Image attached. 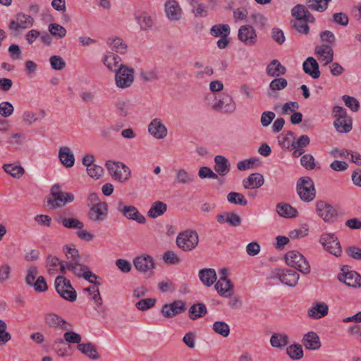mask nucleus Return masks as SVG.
Returning a JSON list of instances; mask_svg holds the SVG:
<instances>
[{
    "label": "nucleus",
    "mask_w": 361,
    "mask_h": 361,
    "mask_svg": "<svg viewBox=\"0 0 361 361\" xmlns=\"http://www.w3.org/2000/svg\"><path fill=\"white\" fill-rule=\"evenodd\" d=\"M73 200L74 195L71 192H62L59 184H55L51 187L50 197L47 198V204L52 209L61 208Z\"/></svg>",
    "instance_id": "obj_1"
},
{
    "label": "nucleus",
    "mask_w": 361,
    "mask_h": 361,
    "mask_svg": "<svg viewBox=\"0 0 361 361\" xmlns=\"http://www.w3.org/2000/svg\"><path fill=\"white\" fill-rule=\"evenodd\" d=\"M296 189L300 198L304 202H310L316 196L314 183L310 177L300 178L297 181Z\"/></svg>",
    "instance_id": "obj_2"
},
{
    "label": "nucleus",
    "mask_w": 361,
    "mask_h": 361,
    "mask_svg": "<svg viewBox=\"0 0 361 361\" xmlns=\"http://www.w3.org/2000/svg\"><path fill=\"white\" fill-rule=\"evenodd\" d=\"M115 85L119 89L130 87L135 80V71L126 66L121 65L115 72Z\"/></svg>",
    "instance_id": "obj_3"
},
{
    "label": "nucleus",
    "mask_w": 361,
    "mask_h": 361,
    "mask_svg": "<svg viewBox=\"0 0 361 361\" xmlns=\"http://www.w3.org/2000/svg\"><path fill=\"white\" fill-rule=\"evenodd\" d=\"M199 243L197 233L193 230H186L180 233L176 238L177 246L184 252L194 250Z\"/></svg>",
    "instance_id": "obj_4"
},
{
    "label": "nucleus",
    "mask_w": 361,
    "mask_h": 361,
    "mask_svg": "<svg viewBox=\"0 0 361 361\" xmlns=\"http://www.w3.org/2000/svg\"><path fill=\"white\" fill-rule=\"evenodd\" d=\"M54 284L56 292L61 298L70 302H74L76 300L77 293L68 279L63 276H58Z\"/></svg>",
    "instance_id": "obj_5"
},
{
    "label": "nucleus",
    "mask_w": 361,
    "mask_h": 361,
    "mask_svg": "<svg viewBox=\"0 0 361 361\" xmlns=\"http://www.w3.org/2000/svg\"><path fill=\"white\" fill-rule=\"evenodd\" d=\"M286 264L302 272L307 274L310 272V266L306 258L297 251H289L285 255Z\"/></svg>",
    "instance_id": "obj_6"
},
{
    "label": "nucleus",
    "mask_w": 361,
    "mask_h": 361,
    "mask_svg": "<svg viewBox=\"0 0 361 361\" xmlns=\"http://www.w3.org/2000/svg\"><path fill=\"white\" fill-rule=\"evenodd\" d=\"M317 214L326 223H334L338 217L336 208L324 200H317L315 204Z\"/></svg>",
    "instance_id": "obj_7"
},
{
    "label": "nucleus",
    "mask_w": 361,
    "mask_h": 361,
    "mask_svg": "<svg viewBox=\"0 0 361 361\" xmlns=\"http://www.w3.org/2000/svg\"><path fill=\"white\" fill-rule=\"evenodd\" d=\"M106 167L111 176L121 183L128 180L130 177V170L123 163L107 161L106 162Z\"/></svg>",
    "instance_id": "obj_8"
},
{
    "label": "nucleus",
    "mask_w": 361,
    "mask_h": 361,
    "mask_svg": "<svg viewBox=\"0 0 361 361\" xmlns=\"http://www.w3.org/2000/svg\"><path fill=\"white\" fill-rule=\"evenodd\" d=\"M319 243L324 249L331 255L339 257L342 252V248L338 238L334 233H323L319 238Z\"/></svg>",
    "instance_id": "obj_9"
},
{
    "label": "nucleus",
    "mask_w": 361,
    "mask_h": 361,
    "mask_svg": "<svg viewBox=\"0 0 361 361\" xmlns=\"http://www.w3.org/2000/svg\"><path fill=\"white\" fill-rule=\"evenodd\" d=\"M213 109L224 114H231L237 109L236 103L228 93H222L212 106Z\"/></svg>",
    "instance_id": "obj_10"
},
{
    "label": "nucleus",
    "mask_w": 361,
    "mask_h": 361,
    "mask_svg": "<svg viewBox=\"0 0 361 361\" xmlns=\"http://www.w3.org/2000/svg\"><path fill=\"white\" fill-rule=\"evenodd\" d=\"M299 277L300 275L291 269H275L271 276V279H279L282 283L290 287L297 284Z\"/></svg>",
    "instance_id": "obj_11"
},
{
    "label": "nucleus",
    "mask_w": 361,
    "mask_h": 361,
    "mask_svg": "<svg viewBox=\"0 0 361 361\" xmlns=\"http://www.w3.org/2000/svg\"><path fill=\"white\" fill-rule=\"evenodd\" d=\"M33 24L34 19L31 16L23 13H18L16 15V20L10 22L9 29L18 34L23 30L31 27Z\"/></svg>",
    "instance_id": "obj_12"
},
{
    "label": "nucleus",
    "mask_w": 361,
    "mask_h": 361,
    "mask_svg": "<svg viewBox=\"0 0 361 361\" xmlns=\"http://www.w3.org/2000/svg\"><path fill=\"white\" fill-rule=\"evenodd\" d=\"M228 270L222 268L219 271L220 278L215 284V288L221 296L228 297L232 294L233 285L230 279L227 278Z\"/></svg>",
    "instance_id": "obj_13"
},
{
    "label": "nucleus",
    "mask_w": 361,
    "mask_h": 361,
    "mask_svg": "<svg viewBox=\"0 0 361 361\" xmlns=\"http://www.w3.org/2000/svg\"><path fill=\"white\" fill-rule=\"evenodd\" d=\"M116 209L129 220H134L139 224H145L146 221L145 217L140 213L135 206H127L125 205L122 201H120L118 203Z\"/></svg>",
    "instance_id": "obj_14"
},
{
    "label": "nucleus",
    "mask_w": 361,
    "mask_h": 361,
    "mask_svg": "<svg viewBox=\"0 0 361 361\" xmlns=\"http://www.w3.org/2000/svg\"><path fill=\"white\" fill-rule=\"evenodd\" d=\"M238 39L246 46H254L257 42V35L250 25L241 26L238 30Z\"/></svg>",
    "instance_id": "obj_15"
},
{
    "label": "nucleus",
    "mask_w": 361,
    "mask_h": 361,
    "mask_svg": "<svg viewBox=\"0 0 361 361\" xmlns=\"http://www.w3.org/2000/svg\"><path fill=\"white\" fill-rule=\"evenodd\" d=\"M186 310V305L183 300H175L171 303L164 305L161 312L166 318H173Z\"/></svg>",
    "instance_id": "obj_16"
},
{
    "label": "nucleus",
    "mask_w": 361,
    "mask_h": 361,
    "mask_svg": "<svg viewBox=\"0 0 361 361\" xmlns=\"http://www.w3.org/2000/svg\"><path fill=\"white\" fill-rule=\"evenodd\" d=\"M314 54L323 66L332 63L334 60V50L330 45L322 44L316 46L314 48Z\"/></svg>",
    "instance_id": "obj_17"
},
{
    "label": "nucleus",
    "mask_w": 361,
    "mask_h": 361,
    "mask_svg": "<svg viewBox=\"0 0 361 361\" xmlns=\"http://www.w3.org/2000/svg\"><path fill=\"white\" fill-rule=\"evenodd\" d=\"M107 214L108 205L106 202H103L91 206L88 212V217L92 221L102 222L106 218Z\"/></svg>",
    "instance_id": "obj_18"
},
{
    "label": "nucleus",
    "mask_w": 361,
    "mask_h": 361,
    "mask_svg": "<svg viewBox=\"0 0 361 361\" xmlns=\"http://www.w3.org/2000/svg\"><path fill=\"white\" fill-rule=\"evenodd\" d=\"M133 264L135 269L141 273H146L155 268V263L153 257L148 255H142L136 257L133 259Z\"/></svg>",
    "instance_id": "obj_19"
},
{
    "label": "nucleus",
    "mask_w": 361,
    "mask_h": 361,
    "mask_svg": "<svg viewBox=\"0 0 361 361\" xmlns=\"http://www.w3.org/2000/svg\"><path fill=\"white\" fill-rule=\"evenodd\" d=\"M338 279L348 286L353 288L361 287V276L355 271L343 272L338 275Z\"/></svg>",
    "instance_id": "obj_20"
},
{
    "label": "nucleus",
    "mask_w": 361,
    "mask_h": 361,
    "mask_svg": "<svg viewBox=\"0 0 361 361\" xmlns=\"http://www.w3.org/2000/svg\"><path fill=\"white\" fill-rule=\"evenodd\" d=\"M149 133L157 139H163L167 135V129L159 118L153 119L148 126Z\"/></svg>",
    "instance_id": "obj_21"
},
{
    "label": "nucleus",
    "mask_w": 361,
    "mask_h": 361,
    "mask_svg": "<svg viewBox=\"0 0 361 361\" xmlns=\"http://www.w3.org/2000/svg\"><path fill=\"white\" fill-rule=\"evenodd\" d=\"M165 12L167 18L171 21L178 20L181 18V8L175 0H169L165 3Z\"/></svg>",
    "instance_id": "obj_22"
},
{
    "label": "nucleus",
    "mask_w": 361,
    "mask_h": 361,
    "mask_svg": "<svg viewBox=\"0 0 361 361\" xmlns=\"http://www.w3.org/2000/svg\"><path fill=\"white\" fill-rule=\"evenodd\" d=\"M329 306L325 302H315L308 309L307 316L314 319H321L328 314Z\"/></svg>",
    "instance_id": "obj_23"
},
{
    "label": "nucleus",
    "mask_w": 361,
    "mask_h": 361,
    "mask_svg": "<svg viewBox=\"0 0 361 361\" xmlns=\"http://www.w3.org/2000/svg\"><path fill=\"white\" fill-rule=\"evenodd\" d=\"M303 71L306 74H308L314 79H317L320 77V71L319 69V63L317 60L310 56L308 57L302 64Z\"/></svg>",
    "instance_id": "obj_24"
},
{
    "label": "nucleus",
    "mask_w": 361,
    "mask_h": 361,
    "mask_svg": "<svg viewBox=\"0 0 361 361\" xmlns=\"http://www.w3.org/2000/svg\"><path fill=\"white\" fill-rule=\"evenodd\" d=\"M291 14L295 18V20H303V21H309L313 23L314 18L307 8L302 4H298L291 10Z\"/></svg>",
    "instance_id": "obj_25"
},
{
    "label": "nucleus",
    "mask_w": 361,
    "mask_h": 361,
    "mask_svg": "<svg viewBox=\"0 0 361 361\" xmlns=\"http://www.w3.org/2000/svg\"><path fill=\"white\" fill-rule=\"evenodd\" d=\"M59 159L61 163L66 168L73 166L75 157L71 148L67 146L61 147L59 149Z\"/></svg>",
    "instance_id": "obj_26"
},
{
    "label": "nucleus",
    "mask_w": 361,
    "mask_h": 361,
    "mask_svg": "<svg viewBox=\"0 0 361 361\" xmlns=\"http://www.w3.org/2000/svg\"><path fill=\"white\" fill-rule=\"evenodd\" d=\"M302 343L305 348L308 350H318L321 347L319 337L314 331H310L305 334Z\"/></svg>",
    "instance_id": "obj_27"
},
{
    "label": "nucleus",
    "mask_w": 361,
    "mask_h": 361,
    "mask_svg": "<svg viewBox=\"0 0 361 361\" xmlns=\"http://www.w3.org/2000/svg\"><path fill=\"white\" fill-rule=\"evenodd\" d=\"M214 170L216 174L221 176H226L230 171L231 164L228 159L222 155H216L214 157Z\"/></svg>",
    "instance_id": "obj_28"
},
{
    "label": "nucleus",
    "mask_w": 361,
    "mask_h": 361,
    "mask_svg": "<svg viewBox=\"0 0 361 361\" xmlns=\"http://www.w3.org/2000/svg\"><path fill=\"white\" fill-rule=\"evenodd\" d=\"M286 68L277 59L272 60L266 68V73L270 77H280L286 74Z\"/></svg>",
    "instance_id": "obj_29"
},
{
    "label": "nucleus",
    "mask_w": 361,
    "mask_h": 361,
    "mask_svg": "<svg viewBox=\"0 0 361 361\" xmlns=\"http://www.w3.org/2000/svg\"><path fill=\"white\" fill-rule=\"evenodd\" d=\"M102 61H103V63L105 65V66L110 71L116 72L117 68H118L119 66L121 65V57L112 51L106 52V54L104 55Z\"/></svg>",
    "instance_id": "obj_30"
},
{
    "label": "nucleus",
    "mask_w": 361,
    "mask_h": 361,
    "mask_svg": "<svg viewBox=\"0 0 361 361\" xmlns=\"http://www.w3.org/2000/svg\"><path fill=\"white\" fill-rule=\"evenodd\" d=\"M264 182V177L258 173H252L243 180V187L246 189H255L260 188Z\"/></svg>",
    "instance_id": "obj_31"
},
{
    "label": "nucleus",
    "mask_w": 361,
    "mask_h": 361,
    "mask_svg": "<svg viewBox=\"0 0 361 361\" xmlns=\"http://www.w3.org/2000/svg\"><path fill=\"white\" fill-rule=\"evenodd\" d=\"M46 324L51 328H59L62 330H67V324H68L64 319L59 315L49 313L45 315Z\"/></svg>",
    "instance_id": "obj_32"
},
{
    "label": "nucleus",
    "mask_w": 361,
    "mask_h": 361,
    "mask_svg": "<svg viewBox=\"0 0 361 361\" xmlns=\"http://www.w3.org/2000/svg\"><path fill=\"white\" fill-rule=\"evenodd\" d=\"M111 49L120 54H124L127 52L128 46L125 42L118 37H111L106 42Z\"/></svg>",
    "instance_id": "obj_33"
},
{
    "label": "nucleus",
    "mask_w": 361,
    "mask_h": 361,
    "mask_svg": "<svg viewBox=\"0 0 361 361\" xmlns=\"http://www.w3.org/2000/svg\"><path fill=\"white\" fill-rule=\"evenodd\" d=\"M334 126L336 130L340 133H347L351 131L353 128V120L350 116L342 118H336L334 121Z\"/></svg>",
    "instance_id": "obj_34"
},
{
    "label": "nucleus",
    "mask_w": 361,
    "mask_h": 361,
    "mask_svg": "<svg viewBox=\"0 0 361 361\" xmlns=\"http://www.w3.org/2000/svg\"><path fill=\"white\" fill-rule=\"evenodd\" d=\"M199 278L204 285L209 287L216 280V274L214 269H203L199 271Z\"/></svg>",
    "instance_id": "obj_35"
},
{
    "label": "nucleus",
    "mask_w": 361,
    "mask_h": 361,
    "mask_svg": "<svg viewBox=\"0 0 361 361\" xmlns=\"http://www.w3.org/2000/svg\"><path fill=\"white\" fill-rule=\"evenodd\" d=\"M207 313V309L204 303L198 302L192 305L188 310V317L192 320H196L204 317Z\"/></svg>",
    "instance_id": "obj_36"
},
{
    "label": "nucleus",
    "mask_w": 361,
    "mask_h": 361,
    "mask_svg": "<svg viewBox=\"0 0 361 361\" xmlns=\"http://www.w3.org/2000/svg\"><path fill=\"white\" fill-rule=\"evenodd\" d=\"M78 348L82 354L92 360L99 358L97 348L92 343L79 344L78 345Z\"/></svg>",
    "instance_id": "obj_37"
},
{
    "label": "nucleus",
    "mask_w": 361,
    "mask_h": 361,
    "mask_svg": "<svg viewBox=\"0 0 361 361\" xmlns=\"http://www.w3.org/2000/svg\"><path fill=\"white\" fill-rule=\"evenodd\" d=\"M289 343V337L286 334L274 333L270 338V343L273 348H282Z\"/></svg>",
    "instance_id": "obj_38"
},
{
    "label": "nucleus",
    "mask_w": 361,
    "mask_h": 361,
    "mask_svg": "<svg viewBox=\"0 0 361 361\" xmlns=\"http://www.w3.org/2000/svg\"><path fill=\"white\" fill-rule=\"evenodd\" d=\"M276 212L281 216L286 218H293L296 216L298 211L296 209L286 203H278L276 205Z\"/></svg>",
    "instance_id": "obj_39"
},
{
    "label": "nucleus",
    "mask_w": 361,
    "mask_h": 361,
    "mask_svg": "<svg viewBox=\"0 0 361 361\" xmlns=\"http://www.w3.org/2000/svg\"><path fill=\"white\" fill-rule=\"evenodd\" d=\"M166 210V204L161 201H156L152 204L149 210L148 211V216L151 218L155 219L163 215Z\"/></svg>",
    "instance_id": "obj_40"
},
{
    "label": "nucleus",
    "mask_w": 361,
    "mask_h": 361,
    "mask_svg": "<svg viewBox=\"0 0 361 361\" xmlns=\"http://www.w3.org/2000/svg\"><path fill=\"white\" fill-rule=\"evenodd\" d=\"M176 181L179 184L189 185L195 181V176L184 169H180L176 171Z\"/></svg>",
    "instance_id": "obj_41"
},
{
    "label": "nucleus",
    "mask_w": 361,
    "mask_h": 361,
    "mask_svg": "<svg viewBox=\"0 0 361 361\" xmlns=\"http://www.w3.org/2000/svg\"><path fill=\"white\" fill-rule=\"evenodd\" d=\"M2 169L6 173L15 178H20L25 173V170L21 166L13 164H5Z\"/></svg>",
    "instance_id": "obj_42"
},
{
    "label": "nucleus",
    "mask_w": 361,
    "mask_h": 361,
    "mask_svg": "<svg viewBox=\"0 0 361 361\" xmlns=\"http://www.w3.org/2000/svg\"><path fill=\"white\" fill-rule=\"evenodd\" d=\"M310 143V139L307 135H302L298 138L294 137L291 143H288V149L292 151L295 148L304 149Z\"/></svg>",
    "instance_id": "obj_43"
},
{
    "label": "nucleus",
    "mask_w": 361,
    "mask_h": 361,
    "mask_svg": "<svg viewBox=\"0 0 361 361\" xmlns=\"http://www.w3.org/2000/svg\"><path fill=\"white\" fill-rule=\"evenodd\" d=\"M137 23L140 25V29L147 30L153 26L152 18L146 13H142L140 16H135Z\"/></svg>",
    "instance_id": "obj_44"
},
{
    "label": "nucleus",
    "mask_w": 361,
    "mask_h": 361,
    "mask_svg": "<svg viewBox=\"0 0 361 361\" xmlns=\"http://www.w3.org/2000/svg\"><path fill=\"white\" fill-rule=\"evenodd\" d=\"M210 34L214 37H228L230 34V26L227 24H217L212 27Z\"/></svg>",
    "instance_id": "obj_45"
},
{
    "label": "nucleus",
    "mask_w": 361,
    "mask_h": 361,
    "mask_svg": "<svg viewBox=\"0 0 361 361\" xmlns=\"http://www.w3.org/2000/svg\"><path fill=\"white\" fill-rule=\"evenodd\" d=\"M49 33L56 39L63 38L67 33L64 27L58 23H51L48 26Z\"/></svg>",
    "instance_id": "obj_46"
},
{
    "label": "nucleus",
    "mask_w": 361,
    "mask_h": 361,
    "mask_svg": "<svg viewBox=\"0 0 361 361\" xmlns=\"http://www.w3.org/2000/svg\"><path fill=\"white\" fill-rule=\"evenodd\" d=\"M25 136L20 133H13L6 139V143L14 148L20 147L25 142Z\"/></svg>",
    "instance_id": "obj_47"
},
{
    "label": "nucleus",
    "mask_w": 361,
    "mask_h": 361,
    "mask_svg": "<svg viewBox=\"0 0 361 361\" xmlns=\"http://www.w3.org/2000/svg\"><path fill=\"white\" fill-rule=\"evenodd\" d=\"M212 329L215 333L223 337H228L230 334V326L223 321H216L213 324Z\"/></svg>",
    "instance_id": "obj_48"
},
{
    "label": "nucleus",
    "mask_w": 361,
    "mask_h": 361,
    "mask_svg": "<svg viewBox=\"0 0 361 361\" xmlns=\"http://www.w3.org/2000/svg\"><path fill=\"white\" fill-rule=\"evenodd\" d=\"M227 200L231 204L240 206H245L247 204V201L245 196L243 194L237 192H229L227 195Z\"/></svg>",
    "instance_id": "obj_49"
},
{
    "label": "nucleus",
    "mask_w": 361,
    "mask_h": 361,
    "mask_svg": "<svg viewBox=\"0 0 361 361\" xmlns=\"http://www.w3.org/2000/svg\"><path fill=\"white\" fill-rule=\"evenodd\" d=\"M286 353L293 360H298L303 357V350L300 344L289 345L286 349Z\"/></svg>",
    "instance_id": "obj_50"
},
{
    "label": "nucleus",
    "mask_w": 361,
    "mask_h": 361,
    "mask_svg": "<svg viewBox=\"0 0 361 361\" xmlns=\"http://www.w3.org/2000/svg\"><path fill=\"white\" fill-rule=\"evenodd\" d=\"M84 290L89 293V294L91 295V300L94 302L97 307H99L102 305V298L97 285L87 287L85 288Z\"/></svg>",
    "instance_id": "obj_51"
},
{
    "label": "nucleus",
    "mask_w": 361,
    "mask_h": 361,
    "mask_svg": "<svg viewBox=\"0 0 361 361\" xmlns=\"http://www.w3.org/2000/svg\"><path fill=\"white\" fill-rule=\"evenodd\" d=\"M61 261L57 257L49 255L46 259V266L48 267V273L54 274L57 272V267L61 264Z\"/></svg>",
    "instance_id": "obj_52"
},
{
    "label": "nucleus",
    "mask_w": 361,
    "mask_h": 361,
    "mask_svg": "<svg viewBox=\"0 0 361 361\" xmlns=\"http://www.w3.org/2000/svg\"><path fill=\"white\" fill-rule=\"evenodd\" d=\"M288 85V81L283 78L276 77L269 83V88L272 91H280L286 88Z\"/></svg>",
    "instance_id": "obj_53"
},
{
    "label": "nucleus",
    "mask_w": 361,
    "mask_h": 361,
    "mask_svg": "<svg viewBox=\"0 0 361 361\" xmlns=\"http://www.w3.org/2000/svg\"><path fill=\"white\" fill-rule=\"evenodd\" d=\"M308 22L309 21H303V20H295L291 21V26L299 33L307 35L310 32V27L307 25Z\"/></svg>",
    "instance_id": "obj_54"
},
{
    "label": "nucleus",
    "mask_w": 361,
    "mask_h": 361,
    "mask_svg": "<svg viewBox=\"0 0 361 361\" xmlns=\"http://www.w3.org/2000/svg\"><path fill=\"white\" fill-rule=\"evenodd\" d=\"M155 298H145L137 301L135 303V307L137 310L141 311H146L155 305Z\"/></svg>",
    "instance_id": "obj_55"
},
{
    "label": "nucleus",
    "mask_w": 361,
    "mask_h": 361,
    "mask_svg": "<svg viewBox=\"0 0 361 361\" xmlns=\"http://www.w3.org/2000/svg\"><path fill=\"white\" fill-rule=\"evenodd\" d=\"M61 224L65 228L71 229H82L84 227L83 223L75 218L63 219L61 221Z\"/></svg>",
    "instance_id": "obj_56"
},
{
    "label": "nucleus",
    "mask_w": 361,
    "mask_h": 361,
    "mask_svg": "<svg viewBox=\"0 0 361 361\" xmlns=\"http://www.w3.org/2000/svg\"><path fill=\"white\" fill-rule=\"evenodd\" d=\"M342 98L345 106L353 112H357L359 110L360 103L356 98L349 95H343Z\"/></svg>",
    "instance_id": "obj_57"
},
{
    "label": "nucleus",
    "mask_w": 361,
    "mask_h": 361,
    "mask_svg": "<svg viewBox=\"0 0 361 361\" xmlns=\"http://www.w3.org/2000/svg\"><path fill=\"white\" fill-rule=\"evenodd\" d=\"M163 260L166 264L178 265L180 262V257L173 251H166L163 255Z\"/></svg>",
    "instance_id": "obj_58"
},
{
    "label": "nucleus",
    "mask_w": 361,
    "mask_h": 361,
    "mask_svg": "<svg viewBox=\"0 0 361 361\" xmlns=\"http://www.w3.org/2000/svg\"><path fill=\"white\" fill-rule=\"evenodd\" d=\"M67 268L68 270L71 271L75 276L82 277L83 273L85 272L88 267L80 263L79 264H75V263H67Z\"/></svg>",
    "instance_id": "obj_59"
},
{
    "label": "nucleus",
    "mask_w": 361,
    "mask_h": 361,
    "mask_svg": "<svg viewBox=\"0 0 361 361\" xmlns=\"http://www.w3.org/2000/svg\"><path fill=\"white\" fill-rule=\"evenodd\" d=\"M301 165L307 170H312L315 168V160L312 154H306L300 159Z\"/></svg>",
    "instance_id": "obj_60"
},
{
    "label": "nucleus",
    "mask_w": 361,
    "mask_h": 361,
    "mask_svg": "<svg viewBox=\"0 0 361 361\" xmlns=\"http://www.w3.org/2000/svg\"><path fill=\"white\" fill-rule=\"evenodd\" d=\"M49 62L52 69L60 71L65 68L66 62L62 57L54 55L50 57Z\"/></svg>",
    "instance_id": "obj_61"
},
{
    "label": "nucleus",
    "mask_w": 361,
    "mask_h": 361,
    "mask_svg": "<svg viewBox=\"0 0 361 361\" xmlns=\"http://www.w3.org/2000/svg\"><path fill=\"white\" fill-rule=\"evenodd\" d=\"M129 103L126 101H118L116 103V114L123 117H126L128 114Z\"/></svg>",
    "instance_id": "obj_62"
},
{
    "label": "nucleus",
    "mask_w": 361,
    "mask_h": 361,
    "mask_svg": "<svg viewBox=\"0 0 361 361\" xmlns=\"http://www.w3.org/2000/svg\"><path fill=\"white\" fill-rule=\"evenodd\" d=\"M320 39L322 42L327 43L326 45H330L331 47L336 42V37L334 34L329 30H324L320 32L319 34Z\"/></svg>",
    "instance_id": "obj_63"
},
{
    "label": "nucleus",
    "mask_w": 361,
    "mask_h": 361,
    "mask_svg": "<svg viewBox=\"0 0 361 361\" xmlns=\"http://www.w3.org/2000/svg\"><path fill=\"white\" fill-rule=\"evenodd\" d=\"M198 176L200 178L218 179V175L207 166H202L199 169Z\"/></svg>",
    "instance_id": "obj_64"
}]
</instances>
